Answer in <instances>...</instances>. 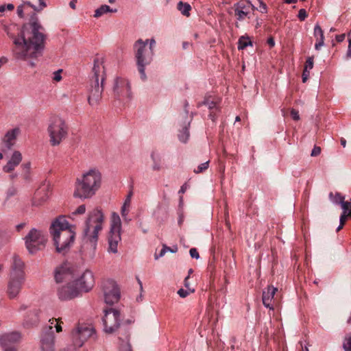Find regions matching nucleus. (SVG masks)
<instances>
[{
    "mask_svg": "<svg viewBox=\"0 0 351 351\" xmlns=\"http://www.w3.org/2000/svg\"><path fill=\"white\" fill-rule=\"evenodd\" d=\"M36 14L31 15L29 22L24 24L18 35L8 34L12 40L13 53L16 58L26 60L37 58L43 55L47 35Z\"/></svg>",
    "mask_w": 351,
    "mask_h": 351,
    "instance_id": "obj_1",
    "label": "nucleus"
},
{
    "mask_svg": "<svg viewBox=\"0 0 351 351\" xmlns=\"http://www.w3.org/2000/svg\"><path fill=\"white\" fill-rule=\"evenodd\" d=\"M49 232L52 237L56 252L66 254L73 245L75 237V226L66 220L65 216L56 217L49 227Z\"/></svg>",
    "mask_w": 351,
    "mask_h": 351,
    "instance_id": "obj_2",
    "label": "nucleus"
},
{
    "mask_svg": "<svg viewBox=\"0 0 351 351\" xmlns=\"http://www.w3.org/2000/svg\"><path fill=\"white\" fill-rule=\"evenodd\" d=\"M101 184V174L99 170L90 169L84 173L81 178L76 180L73 195L81 199L90 198L100 188Z\"/></svg>",
    "mask_w": 351,
    "mask_h": 351,
    "instance_id": "obj_3",
    "label": "nucleus"
},
{
    "mask_svg": "<svg viewBox=\"0 0 351 351\" xmlns=\"http://www.w3.org/2000/svg\"><path fill=\"white\" fill-rule=\"evenodd\" d=\"M103 60L98 58L94 59L92 71L93 75L90 80L88 101L91 106L97 105L101 98L104 90V82L106 80L105 67Z\"/></svg>",
    "mask_w": 351,
    "mask_h": 351,
    "instance_id": "obj_4",
    "label": "nucleus"
},
{
    "mask_svg": "<svg viewBox=\"0 0 351 351\" xmlns=\"http://www.w3.org/2000/svg\"><path fill=\"white\" fill-rule=\"evenodd\" d=\"M104 219L101 210L95 208L88 213L85 221V228L83 231L84 240L89 243L95 250L98 240V233L103 228Z\"/></svg>",
    "mask_w": 351,
    "mask_h": 351,
    "instance_id": "obj_5",
    "label": "nucleus"
},
{
    "mask_svg": "<svg viewBox=\"0 0 351 351\" xmlns=\"http://www.w3.org/2000/svg\"><path fill=\"white\" fill-rule=\"evenodd\" d=\"M148 41V39L145 42L142 39H138L134 45L136 65L143 80L147 78L145 66L152 62L154 55V51H148L146 48Z\"/></svg>",
    "mask_w": 351,
    "mask_h": 351,
    "instance_id": "obj_6",
    "label": "nucleus"
},
{
    "mask_svg": "<svg viewBox=\"0 0 351 351\" xmlns=\"http://www.w3.org/2000/svg\"><path fill=\"white\" fill-rule=\"evenodd\" d=\"M25 247L29 254L43 250L47 242V236L42 230L32 228L25 237Z\"/></svg>",
    "mask_w": 351,
    "mask_h": 351,
    "instance_id": "obj_7",
    "label": "nucleus"
},
{
    "mask_svg": "<svg viewBox=\"0 0 351 351\" xmlns=\"http://www.w3.org/2000/svg\"><path fill=\"white\" fill-rule=\"evenodd\" d=\"M50 143L53 146L58 145L68 134V126L65 121L59 117L51 118L48 127Z\"/></svg>",
    "mask_w": 351,
    "mask_h": 351,
    "instance_id": "obj_8",
    "label": "nucleus"
},
{
    "mask_svg": "<svg viewBox=\"0 0 351 351\" xmlns=\"http://www.w3.org/2000/svg\"><path fill=\"white\" fill-rule=\"evenodd\" d=\"M121 221L119 215L113 212L110 219V229L108 237V252L117 253L118 243L121 241Z\"/></svg>",
    "mask_w": 351,
    "mask_h": 351,
    "instance_id": "obj_9",
    "label": "nucleus"
},
{
    "mask_svg": "<svg viewBox=\"0 0 351 351\" xmlns=\"http://www.w3.org/2000/svg\"><path fill=\"white\" fill-rule=\"evenodd\" d=\"M104 316L102 319L104 330L107 334H112L115 331L119 332L120 328L125 326L121 324L120 311L114 308H109L104 310Z\"/></svg>",
    "mask_w": 351,
    "mask_h": 351,
    "instance_id": "obj_10",
    "label": "nucleus"
},
{
    "mask_svg": "<svg viewBox=\"0 0 351 351\" xmlns=\"http://www.w3.org/2000/svg\"><path fill=\"white\" fill-rule=\"evenodd\" d=\"M94 333L95 329L93 327L84 324L78 325L71 333L73 347H82L84 343Z\"/></svg>",
    "mask_w": 351,
    "mask_h": 351,
    "instance_id": "obj_11",
    "label": "nucleus"
},
{
    "mask_svg": "<svg viewBox=\"0 0 351 351\" xmlns=\"http://www.w3.org/2000/svg\"><path fill=\"white\" fill-rule=\"evenodd\" d=\"M103 291L105 302L112 305L120 299V290L117 283L112 280H107L103 282Z\"/></svg>",
    "mask_w": 351,
    "mask_h": 351,
    "instance_id": "obj_12",
    "label": "nucleus"
},
{
    "mask_svg": "<svg viewBox=\"0 0 351 351\" xmlns=\"http://www.w3.org/2000/svg\"><path fill=\"white\" fill-rule=\"evenodd\" d=\"M112 90L116 99H121L123 97H131L130 82L126 79L117 77L114 82Z\"/></svg>",
    "mask_w": 351,
    "mask_h": 351,
    "instance_id": "obj_13",
    "label": "nucleus"
},
{
    "mask_svg": "<svg viewBox=\"0 0 351 351\" xmlns=\"http://www.w3.org/2000/svg\"><path fill=\"white\" fill-rule=\"evenodd\" d=\"M255 7L245 0H241L234 4V15L238 21H243L245 18H250L251 10H254Z\"/></svg>",
    "mask_w": 351,
    "mask_h": 351,
    "instance_id": "obj_14",
    "label": "nucleus"
},
{
    "mask_svg": "<svg viewBox=\"0 0 351 351\" xmlns=\"http://www.w3.org/2000/svg\"><path fill=\"white\" fill-rule=\"evenodd\" d=\"M75 286L79 289V293L81 291L88 292L93 287L95 280L93 273L89 270H86L80 278L74 280Z\"/></svg>",
    "mask_w": 351,
    "mask_h": 351,
    "instance_id": "obj_15",
    "label": "nucleus"
},
{
    "mask_svg": "<svg viewBox=\"0 0 351 351\" xmlns=\"http://www.w3.org/2000/svg\"><path fill=\"white\" fill-rule=\"evenodd\" d=\"M21 334L18 332L5 333L0 337V344L4 351L15 349L14 344L21 339Z\"/></svg>",
    "mask_w": 351,
    "mask_h": 351,
    "instance_id": "obj_16",
    "label": "nucleus"
},
{
    "mask_svg": "<svg viewBox=\"0 0 351 351\" xmlns=\"http://www.w3.org/2000/svg\"><path fill=\"white\" fill-rule=\"evenodd\" d=\"M189 106L188 102L186 101L184 103V117L186 120L184 121L183 125L182 126V129L179 131V134L178 135L180 141L183 143H186L190 136L189 133V127L191 125V122L192 121L193 117V113H191V117H188L189 111L187 110V106Z\"/></svg>",
    "mask_w": 351,
    "mask_h": 351,
    "instance_id": "obj_17",
    "label": "nucleus"
},
{
    "mask_svg": "<svg viewBox=\"0 0 351 351\" xmlns=\"http://www.w3.org/2000/svg\"><path fill=\"white\" fill-rule=\"evenodd\" d=\"M50 195V186L49 184H42L35 192L33 199L32 205L38 206L45 202Z\"/></svg>",
    "mask_w": 351,
    "mask_h": 351,
    "instance_id": "obj_18",
    "label": "nucleus"
},
{
    "mask_svg": "<svg viewBox=\"0 0 351 351\" xmlns=\"http://www.w3.org/2000/svg\"><path fill=\"white\" fill-rule=\"evenodd\" d=\"M79 295V289L73 281L68 283L66 286L62 287L58 290V297L62 300H71Z\"/></svg>",
    "mask_w": 351,
    "mask_h": 351,
    "instance_id": "obj_19",
    "label": "nucleus"
},
{
    "mask_svg": "<svg viewBox=\"0 0 351 351\" xmlns=\"http://www.w3.org/2000/svg\"><path fill=\"white\" fill-rule=\"evenodd\" d=\"M24 280L25 278L10 276L7 290V293L9 298H15L19 295Z\"/></svg>",
    "mask_w": 351,
    "mask_h": 351,
    "instance_id": "obj_20",
    "label": "nucleus"
},
{
    "mask_svg": "<svg viewBox=\"0 0 351 351\" xmlns=\"http://www.w3.org/2000/svg\"><path fill=\"white\" fill-rule=\"evenodd\" d=\"M40 351H54V334L51 326L41 336Z\"/></svg>",
    "mask_w": 351,
    "mask_h": 351,
    "instance_id": "obj_21",
    "label": "nucleus"
},
{
    "mask_svg": "<svg viewBox=\"0 0 351 351\" xmlns=\"http://www.w3.org/2000/svg\"><path fill=\"white\" fill-rule=\"evenodd\" d=\"M54 277L58 283L66 280H71L73 278V270L67 264H63L56 268Z\"/></svg>",
    "mask_w": 351,
    "mask_h": 351,
    "instance_id": "obj_22",
    "label": "nucleus"
},
{
    "mask_svg": "<svg viewBox=\"0 0 351 351\" xmlns=\"http://www.w3.org/2000/svg\"><path fill=\"white\" fill-rule=\"evenodd\" d=\"M119 339V351H132L131 344L130 343V334L129 330L126 326L120 328L118 332Z\"/></svg>",
    "mask_w": 351,
    "mask_h": 351,
    "instance_id": "obj_23",
    "label": "nucleus"
},
{
    "mask_svg": "<svg viewBox=\"0 0 351 351\" xmlns=\"http://www.w3.org/2000/svg\"><path fill=\"white\" fill-rule=\"evenodd\" d=\"M24 263L16 254L12 258V263L11 265L10 276L25 278Z\"/></svg>",
    "mask_w": 351,
    "mask_h": 351,
    "instance_id": "obj_24",
    "label": "nucleus"
},
{
    "mask_svg": "<svg viewBox=\"0 0 351 351\" xmlns=\"http://www.w3.org/2000/svg\"><path fill=\"white\" fill-rule=\"evenodd\" d=\"M205 106L209 111V118L215 121L217 119L216 113L219 111L217 102L211 99V97H205L204 101L197 104V107Z\"/></svg>",
    "mask_w": 351,
    "mask_h": 351,
    "instance_id": "obj_25",
    "label": "nucleus"
},
{
    "mask_svg": "<svg viewBox=\"0 0 351 351\" xmlns=\"http://www.w3.org/2000/svg\"><path fill=\"white\" fill-rule=\"evenodd\" d=\"M277 291V288L272 285H269L266 290L263 291V304L266 308L274 309L273 300H274V295Z\"/></svg>",
    "mask_w": 351,
    "mask_h": 351,
    "instance_id": "obj_26",
    "label": "nucleus"
},
{
    "mask_svg": "<svg viewBox=\"0 0 351 351\" xmlns=\"http://www.w3.org/2000/svg\"><path fill=\"white\" fill-rule=\"evenodd\" d=\"M39 313L40 310L38 309L29 311L24 319L23 326L28 328L36 326L39 323Z\"/></svg>",
    "mask_w": 351,
    "mask_h": 351,
    "instance_id": "obj_27",
    "label": "nucleus"
},
{
    "mask_svg": "<svg viewBox=\"0 0 351 351\" xmlns=\"http://www.w3.org/2000/svg\"><path fill=\"white\" fill-rule=\"evenodd\" d=\"M22 160V155L18 152L15 151L10 160L7 162V164L3 167V171L5 172L9 173L14 169V168L19 165V163Z\"/></svg>",
    "mask_w": 351,
    "mask_h": 351,
    "instance_id": "obj_28",
    "label": "nucleus"
},
{
    "mask_svg": "<svg viewBox=\"0 0 351 351\" xmlns=\"http://www.w3.org/2000/svg\"><path fill=\"white\" fill-rule=\"evenodd\" d=\"M20 130L19 128H14L10 131H8L4 138H3V143L5 144V147L10 149L13 145L15 143V141L16 138V136L19 134Z\"/></svg>",
    "mask_w": 351,
    "mask_h": 351,
    "instance_id": "obj_29",
    "label": "nucleus"
},
{
    "mask_svg": "<svg viewBox=\"0 0 351 351\" xmlns=\"http://www.w3.org/2000/svg\"><path fill=\"white\" fill-rule=\"evenodd\" d=\"M177 8L184 16L187 17L190 16L191 6L189 3L179 1L177 5Z\"/></svg>",
    "mask_w": 351,
    "mask_h": 351,
    "instance_id": "obj_30",
    "label": "nucleus"
},
{
    "mask_svg": "<svg viewBox=\"0 0 351 351\" xmlns=\"http://www.w3.org/2000/svg\"><path fill=\"white\" fill-rule=\"evenodd\" d=\"M132 195V192L130 191L129 193V194L128 195L123 205L121 207V215H122V217H123V219L125 220L127 219L126 217H127V215L128 214V208H129L130 205V199H131Z\"/></svg>",
    "mask_w": 351,
    "mask_h": 351,
    "instance_id": "obj_31",
    "label": "nucleus"
},
{
    "mask_svg": "<svg viewBox=\"0 0 351 351\" xmlns=\"http://www.w3.org/2000/svg\"><path fill=\"white\" fill-rule=\"evenodd\" d=\"M117 11V9H111L110 8V6L107 5H102L101 6H100L99 8H97L95 11V14H94V16L96 17V18H98V17H100L101 15H103L105 13H107V12H116Z\"/></svg>",
    "mask_w": 351,
    "mask_h": 351,
    "instance_id": "obj_32",
    "label": "nucleus"
},
{
    "mask_svg": "<svg viewBox=\"0 0 351 351\" xmlns=\"http://www.w3.org/2000/svg\"><path fill=\"white\" fill-rule=\"evenodd\" d=\"M330 199L336 204H340L341 206L345 202V197L339 193H336L334 195L332 192L329 193Z\"/></svg>",
    "mask_w": 351,
    "mask_h": 351,
    "instance_id": "obj_33",
    "label": "nucleus"
},
{
    "mask_svg": "<svg viewBox=\"0 0 351 351\" xmlns=\"http://www.w3.org/2000/svg\"><path fill=\"white\" fill-rule=\"evenodd\" d=\"M151 158L154 162L152 169L154 171H160L161 169V158L159 156H156L155 152H153L151 154Z\"/></svg>",
    "mask_w": 351,
    "mask_h": 351,
    "instance_id": "obj_34",
    "label": "nucleus"
},
{
    "mask_svg": "<svg viewBox=\"0 0 351 351\" xmlns=\"http://www.w3.org/2000/svg\"><path fill=\"white\" fill-rule=\"evenodd\" d=\"M249 45H252V43L249 40V38L241 36L238 42V49H243Z\"/></svg>",
    "mask_w": 351,
    "mask_h": 351,
    "instance_id": "obj_35",
    "label": "nucleus"
},
{
    "mask_svg": "<svg viewBox=\"0 0 351 351\" xmlns=\"http://www.w3.org/2000/svg\"><path fill=\"white\" fill-rule=\"evenodd\" d=\"M314 36L317 39H324V32L320 25L317 23L314 27Z\"/></svg>",
    "mask_w": 351,
    "mask_h": 351,
    "instance_id": "obj_36",
    "label": "nucleus"
},
{
    "mask_svg": "<svg viewBox=\"0 0 351 351\" xmlns=\"http://www.w3.org/2000/svg\"><path fill=\"white\" fill-rule=\"evenodd\" d=\"M38 1H39V7L36 6L35 5L32 4L29 1H27L25 3L27 5H29V7H31L32 8H33L34 10H35L36 12H40L43 8H45L47 6V5H46L45 2L44 1V0H38Z\"/></svg>",
    "mask_w": 351,
    "mask_h": 351,
    "instance_id": "obj_37",
    "label": "nucleus"
},
{
    "mask_svg": "<svg viewBox=\"0 0 351 351\" xmlns=\"http://www.w3.org/2000/svg\"><path fill=\"white\" fill-rule=\"evenodd\" d=\"M341 206L343 209V213H347V215L351 217V202L345 201Z\"/></svg>",
    "mask_w": 351,
    "mask_h": 351,
    "instance_id": "obj_38",
    "label": "nucleus"
},
{
    "mask_svg": "<svg viewBox=\"0 0 351 351\" xmlns=\"http://www.w3.org/2000/svg\"><path fill=\"white\" fill-rule=\"evenodd\" d=\"M208 165H209V161H206L201 165H199L197 169H194V173H202L203 171H204L205 170H206L208 168Z\"/></svg>",
    "mask_w": 351,
    "mask_h": 351,
    "instance_id": "obj_39",
    "label": "nucleus"
},
{
    "mask_svg": "<svg viewBox=\"0 0 351 351\" xmlns=\"http://www.w3.org/2000/svg\"><path fill=\"white\" fill-rule=\"evenodd\" d=\"M313 56L308 57L305 62L304 70L310 71L313 67Z\"/></svg>",
    "mask_w": 351,
    "mask_h": 351,
    "instance_id": "obj_40",
    "label": "nucleus"
},
{
    "mask_svg": "<svg viewBox=\"0 0 351 351\" xmlns=\"http://www.w3.org/2000/svg\"><path fill=\"white\" fill-rule=\"evenodd\" d=\"M17 189L13 186H10L6 193V199H8L11 197H13L17 194Z\"/></svg>",
    "mask_w": 351,
    "mask_h": 351,
    "instance_id": "obj_41",
    "label": "nucleus"
},
{
    "mask_svg": "<svg viewBox=\"0 0 351 351\" xmlns=\"http://www.w3.org/2000/svg\"><path fill=\"white\" fill-rule=\"evenodd\" d=\"M343 347L345 351H351V335L346 337Z\"/></svg>",
    "mask_w": 351,
    "mask_h": 351,
    "instance_id": "obj_42",
    "label": "nucleus"
},
{
    "mask_svg": "<svg viewBox=\"0 0 351 351\" xmlns=\"http://www.w3.org/2000/svg\"><path fill=\"white\" fill-rule=\"evenodd\" d=\"M308 16L307 12L305 9L302 8L299 10L298 17L301 21H303Z\"/></svg>",
    "mask_w": 351,
    "mask_h": 351,
    "instance_id": "obj_43",
    "label": "nucleus"
},
{
    "mask_svg": "<svg viewBox=\"0 0 351 351\" xmlns=\"http://www.w3.org/2000/svg\"><path fill=\"white\" fill-rule=\"evenodd\" d=\"M86 211V206L84 204L80 205L77 208L73 213V215H81L84 214Z\"/></svg>",
    "mask_w": 351,
    "mask_h": 351,
    "instance_id": "obj_44",
    "label": "nucleus"
},
{
    "mask_svg": "<svg viewBox=\"0 0 351 351\" xmlns=\"http://www.w3.org/2000/svg\"><path fill=\"white\" fill-rule=\"evenodd\" d=\"M320 153H321V147L315 145L313 149L311 151V156L313 157L317 156L320 154Z\"/></svg>",
    "mask_w": 351,
    "mask_h": 351,
    "instance_id": "obj_45",
    "label": "nucleus"
},
{
    "mask_svg": "<svg viewBox=\"0 0 351 351\" xmlns=\"http://www.w3.org/2000/svg\"><path fill=\"white\" fill-rule=\"evenodd\" d=\"M190 256L195 259H198L199 258V254L196 248H191L189 250Z\"/></svg>",
    "mask_w": 351,
    "mask_h": 351,
    "instance_id": "obj_46",
    "label": "nucleus"
},
{
    "mask_svg": "<svg viewBox=\"0 0 351 351\" xmlns=\"http://www.w3.org/2000/svg\"><path fill=\"white\" fill-rule=\"evenodd\" d=\"M291 116L292 117V119L294 120V121H298L300 120V115H299V112L298 110H295L294 108H292L291 110Z\"/></svg>",
    "mask_w": 351,
    "mask_h": 351,
    "instance_id": "obj_47",
    "label": "nucleus"
},
{
    "mask_svg": "<svg viewBox=\"0 0 351 351\" xmlns=\"http://www.w3.org/2000/svg\"><path fill=\"white\" fill-rule=\"evenodd\" d=\"M167 252V246L164 244L162 245V250L160 252V254L158 255L155 254V258L158 259V258L163 256Z\"/></svg>",
    "mask_w": 351,
    "mask_h": 351,
    "instance_id": "obj_48",
    "label": "nucleus"
},
{
    "mask_svg": "<svg viewBox=\"0 0 351 351\" xmlns=\"http://www.w3.org/2000/svg\"><path fill=\"white\" fill-rule=\"evenodd\" d=\"M61 72H62V69H60L53 73V80L57 81V82H59L61 80V79H62V76L60 75Z\"/></svg>",
    "mask_w": 351,
    "mask_h": 351,
    "instance_id": "obj_49",
    "label": "nucleus"
},
{
    "mask_svg": "<svg viewBox=\"0 0 351 351\" xmlns=\"http://www.w3.org/2000/svg\"><path fill=\"white\" fill-rule=\"evenodd\" d=\"M178 294L181 298H186L189 294V291L188 290H185L184 289H180L178 290Z\"/></svg>",
    "mask_w": 351,
    "mask_h": 351,
    "instance_id": "obj_50",
    "label": "nucleus"
},
{
    "mask_svg": "<svg viewBox=\"0 0 351 351\" xmlns=\"http://www.w3.org/2000/svg\"><path fill=\"white\" fill-rule=\"evenodd\" d=\"M347 217H349L348 215H347V213H343L341 216H340V219H339V221H340V224L341 225H343L345 224L346 223V219Z\"/></svg>",
    "mask_w": 351,
    "mask_h": 351,
    "instance_id": "obj_51",
    "label": "nucleus"
},
{
    "mask_svg": "<svg viewBox=\"0 0 351 351\" xmlns=\"http://www.w3.org/2000/svg\"><path fill=\"white\" fill-rule=\"evenodd\" d=\"M259 3H260V6H259L260 12H261L262 13L267 12V8L266 4L265 3H263V1H259Z\"/></svg>",
    "mask_w": 351,
    "mask_h": 351,
    "instance_id": "obj_52",
    "label": "nucleus"
},
{
    "mask_svg": "<svg viewBox=\"0 0 351 351\" xmlns=\"http://www.w3.org/2000/svg\"><path fill=\"white\" fill-rule=\"evenodd\" d=\"M324 45V39H319L317 43L315 45V48L316 50H319L322 46Z\"/></svg>",
    "mask_w": 351,
    "mask_h": 351,
    "instance_id": "obj_53",
    "label": "nucleus"
},
{
    "mask_svg": "<svg viewBox=\"0 0 351 351\" xmlns=\"http://www.w3.org/2000/svg\"><path fill=\"white\" fill-rule=\"evenodd\" d=\"M310 71L304 70L302 73V82H306L309 77Z\"/></svg>",
    "mask_w": 351,
    "mask_h": 351,
    "instance_id": "obj_54",
    "label": "nucleus"
},
{
    "mask_svg": "<svg viewBox=\"0 0 351 351\" xmlns=\"http://www.w3.org/2000/svg\"><path fill=\"white\" fill-rule=\"evenodd\" d=\"M345 37H346V34H341L337 35L335 38L338 43H341L344 40Z\"/></svg>",
    "mask_w": 351,
    "mask_h": 351,
    "instance_id": "obj_55",
    "label": "nucleus"
},
{
    "mask_svg": "<svg viewBox=\"0 0 351 351\" xmlns=\"http://www.w3.org/2000/svg\"><path fill=\"white\" fill-rule=\"evenodd\" d=\"M346 58H351V40H348V46L346 51Z\"/></svg>",
    "mask_w": 351,
    "mask_h": 351,
    "instance_id": "obj_56",
    "label": "nucleus"
},
{
    "mask_svg": "<svg viewBox=\"0 0 351 351\" xmlns=\"http://www.w3.org/2000/svg\"><path fill=\"white\" fill-rule=\"evenodd\" d=\"M21 167H22L24 172H27V173L29 172V170H30V163L29 162L23 164Z\"/></svg>",
    "mask_w": 351,
    "mask_h": 351,
    "instance_id": "obj_57",
    "label": "nucleus"
},
{
    "mask_svg": "<svg viewBox=\"0 0 351 351\" xmlns=\"http://www.w3.org/2000/svg\"><path fill=\"white\" fill-rule=\"evenodd\" d=\"M189 276H187L184 279V286L188 289L189 291L191 292H194V289H191L189 287Z\"/></svg>",
    "mask_w": 351,
    "mask_h": 351,
    "instance_id": "obj_58",
    "label": "nucleus"
},
{
    "mask_svg": "<svg viewBox=\"0 0 351 351\" xmlns=\"http://www.w3.org/2000/svg\"><path fill=\"white\" fill-rule=\"evenodd\" d=\"M156 44V41L154 39H151L149 40V49H148V51H154V47Z\"/></svg>",
    "mask_w": 351,
    "mask_h": 351,
    "instance_id": "obj_59",
    "label": "nucleus"
},
{
    "mask_svg": "<svg viewBox=\"0 0 351 351\" xmlns=\"http://www.w3.org/2000/svg\"><path fill=\"white\" fill-rule=\"evenodd\" d=\"M267 44L270 47H273L275 45V41L273 37H269L267 40Z\"/></svg>",
    "mask_w": 351,
    "mask_h": 351,
    "instance_id": "obj_60",
    "label": "nucleus"
},
{
    "mask_svg": "<svg viewBox=\"0 0 351 351\" xmlns=\"http://www.w3.org/2000/svg\"><path fill=\"white\" fill-rule=\"evenodd\" d=\"M17 14L19 17L23 18L24 16L23 8L21 6L17 8Z\"/></svg>",
    "mask_w": 351,
    "mask_h": 351,
    "instance_id": "obj_61",
    "label": "nucleus"
},
{
    "mask_svg": "<svg viewBox=\"0 0 351 351\" xmlns=\"http://www.w3.org/2000/svg\"><path fill=\"white\" fill-rule=\"evenodd\" d=\"M178 251V247L176 245L173 247H169L167 246V252H170L171 253H176Z\"/></svg>",
    "mask_w": 351,
    "mask_h": 351,
    "instance_id": "obj_62",
    "label": "nucleus"
},
{
    "mask_svg": "<svg viewBox=\"0 0 351 351\" xmlns=\"http://www.w3.org/2000/svg\"><path fill=\"white\" fill-rule=\"evenodd\" d=\"M183 221H184V215L181 213L179 215V219H178V225L180 226H182Z\"/></svg>",
    "mask_w": 351,
    "mask_h": 351,
    "instance_id": "obj_63",
    "label": "nucleus"
},
{
    "mask_svg": "<svg viewBox=\"0 0 351 351\" xmlns=\"http://www.w3.org/2000/svg\"><path fill=\"white\" fill-rule=\"evenodd\" d=\"M76 3H77V0H71L70 3H69V5L70 7L75 10V5H76Z\"/></svg>",
    "mask_w": 351,
    "mask_h": 351,
    "instance_id": "obj_64",
    "label": "nucleus"
}]
</instances>
